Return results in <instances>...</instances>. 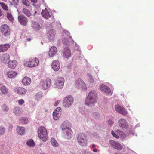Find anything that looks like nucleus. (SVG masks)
<instances>
[{
  "label": "nucleus",
  "mask_w": 154,
  "mask_h": 154,
  "mask_svg": "<svg viewBox=\"0 0 154 154\" xmlns=\"http://www.w3.org/2000/svg\"><path fill=\"white\" fill-rule=\"evenodd\" d=\"M97 96L96 92L94 91H91L88 94L85 103L88 106L91 104H94L97 102Z\"/></svg>",
  "instance_id": "1"
},
{
  "label": "nucleus",
  "mask_w": 154,
  "mask_h": 154,
  "mask_svg": "<svg viewBox=\"0 0 154 154\" xmlns=\"http://www.w3.org/2000/svg\"><path fill=\"white\" fill-rule=\"evenodd\" d=\"M38 134L39 138L42 141L45 142L47 139V132L46 128L43 126L38 128Z\"/></svg>",
  "instance_id": "2"
},
{
  "label": "nucleus",
  "mask_w": 154,
  "mask_h": 154,
  "mask_svg": "<svg viewBox=\"0 0 154 154\" xmlns=\"http://www.w3.org/2000/svg\"><path fill=\"white\" fill-rule=\"evenodd\" d=\"M74 102V99L71 95L67 96L65 97L63 100V105L65 108H67L72 105Z\"/></svg>",
  "instance_id": "3"
},
{
  "label": "nucleus",
  "mask_w": 154,
  "mask_h": 154,
  "mask_svg": "<svg viewBox=\"0 0 154 154\" xmlns=\"http://www.w3.org/2000/svg\"><path fill=\"white\" fill-rule=\"evenodd\" d=\"M39 63V61L38 59L33 57L29 59V60L26 61L25 64L28 67H33L38 66Z\"/></svg>",
  "instance_id": "4"
},
{
  "label": "nucleus",
  "mask_w": 154,
  "mask_h": 154,
  "mask_svg": "<svg viewBox=\"0 0 154 154\" xmlns=\"http://www.w3.org/2000/svg\"><path fill=\"white\" fill-rule=\"evenodd\" d=\"M78 143L82 146H85L87 144V139L85 135L83 133H79L77 137Z\"/></svg>",
  "instance_id": "5"
},
{
  "label": "nucleus",
  "mask_w": 154,
  "mask_h": 154,
  "mask_svg": "<svg viewBox=\"0 0 154 154\" xmlns=\"http://www.w3.org/2000/svg\"><path fill=\"white\" fill-rule=\"evenodd\" d=\"M0 31L2 35L5 36H9L10 33L9 27L7 24L2 25L1 26Z\"/></svg>",
  "instance_id": "6"
},
{
  "label": "nucleus",
  "mask_w": 154,
  "mask_h": 154,
  "mask_svg": "<svg viewBox=\"0 0 154 154\" xmlns=\"http://www.w3.org/2000/svg\"><path fill=\"white\" fill-rule=\"evenodd\" d=\"M74 86L78 89L85 88L86 85L83 81L80 78L76 79L74 82Z\"/></svg>",
  "instance_id": "7"
},
{
  "label": "nucleus",
  "mask_w": 154,
  "mask_h": 154,
  "mask_svg": "<svg viewBox=\"0 0 154 154\" xmlns=\"http://www.w3.org/2000/svg\"><path fill=\"white\" fill-rule=\"evenodd\" d=\"M64 82V79L63 78L60 77L57 78L56 81L55 85L56 87L58 89H61L63 88Z\"/></svg>",
  "instance_id": "8"
},
{
  "label": "nucleus",
  "mask_w": 154,
  "mask_h": 154,
  "mask_svg": "<svg viewBox=\"0 0 154 154\" xmlns=\"http://www.w3.org/2000/svg\"><path fill=\"white\" fill-rule=\"evenodd\" d=\"M18 22L22 25L26 26L28 22L27 18L23 15L20 14L18 17Z\"/></svg>",
  "instance_id": "9"
},
{
  "label": "nucleus",
  "mask_w": 154,
  "mask_h": 154,
  "mask_svg": "<svg viewBox=\"0 0 154 154\" xmlns=\"http://www.w3.org/2000/svg\"><path fill=\"white\" fill-rule=\"evenodd\" d=\"M66 136V137L68 139L71 138L72 136V131L69 128H66L63 129Z\"/></svg>",
  "instance_id": "10"
},
{
  "label": "nucleus",
  "mask_w": 154,
  "mask_h": 154,
  "mask_svg": "<svg viewBox=\"0 0 154 154\" xmlns=\"http://www.w3.org/2000/svg\"><path fill=\"white\" fill-rule=\"evenodd\" d=\"M14 91L19 94L23 95L26 93L27 90L24 88L16 87L15 88Z\"/></svg>",
  "instance_id": "11"
},
{
  "label": "nucleus",
  "mask_w": 154,
  "mask_h": 154,
  "mask_svg": "<svg viewBox=\"0 0 154 154\" xmlns=\"http://www.w3.org/2000/svg\"><path fill=\"white\" fill-rule=\"evenodd\" d=\"M110 143L113 148L119 150H121L122 149V146L118 142L113 140H111Z\"/></svg>",
  "instance_id": "12"
},
{
  "label": "nucleus",
  "mask_w": 154,
  "mask_h": 154,
  "mask_svg": "<svg viewBox=\"0 0 154 154\" xmlns=\"http://www.w3.org/2000/svg\"><path fill=\"white\" fill-rule=\"evenodd\" d=\"M116 110L118 112L123 115H126L127 114V112L126 111L125 108L122 107L121 106L117 105L115 106Z\"/></svg>",
  "instance_id": "13"
},
{
  "label": "nucleus",
  "mask_w": 154,
  "mask_h": 154,
  "mask_svg": "<svg viewBox=\"0 0 154 154\" xmlns=\"http://www.w3.org/2000/svg\"><path fill=\"white\" fill-rule=\"evenodd\" d=\"M52 67L55 71H58L60 68V64L58 60H54L52 63Z\"/></svg>",
  "instance_id": "14"
},
{
  "label": "nucleus",
  "mask_w": 154,
  "mask_h": 154,
  "mask_svg": "<svg viewBox=\"0 0 154 154\" xmlns=\"http://www.w3.org/2000/svg\"><path fill=\"white\" fill-rule=\"evenodd\" d=\"M118 122L120 127L122 128H127L128 127V125L126 121L123 119H120Z\"/></svg>",
  "instance_id": "15"
},
{
  "label": "nucleus",
  "mask_w": 154,
  "mask_h": 154,
  "mask_svg": "<svg viewBox=\"0 0 154 154\" xmlns=\"http://www.w3.org/2000/svg\"><path fill=\"white\" fill-rule=\"evenodd\" d=\"M10 56L7 54H5L2 55L0 57L1 61L4 63H6L10 60Z\"/></svg>",
  "instance_id": "16"
},
{
  "label": "nucleus",
  "mask_w": 154,
  "mask_h": 154,
  "mask_svg": "<svg viewBox=\"0 0 154 154\" xmlns=\"http://www.w3.org/2000/svg\"><path fill=\"white\" fill-rule=\"evenodd\" d=\"M51 84V81L50 79H47L42 82V88L45 90L48 88Z\"/></svg>",
  "instance_id": "17"
},
{
  "label": "nucleus",
  "mask_w": 154,
  "mask_h": 154,
  "mask_svg": "<svg viewBox=\"0 0 154 154\" xmlns=\"http://www.w3.org/2000/svg\"><path fill=\"white\" fill-rule=\"evenodd\" d=\"M17 64V63L15 60H10L8 62V66L10 68L14 69L15 68Z\"/></svg>",
  "instance_id": "18"
},
{
  "label": "nucleus",
  "mask_w": 154,
  "mask_h": 154,
  "mask_svg": "<svg viewBox=\"0 0 154 154\" xmlns=\"http://www.w3.org/2000/svg\"><path fill=\"white\" fill-rule=\"evenodd\" d=\"M57 49L55 46L52 47L49 51V55L50 57H52L57 53Z\"/></svg>",
  "instance_id": "19"
},
{
  "label": "nucleus",
  "mask_w": 154,
  "mask_h": 154,
  "mask_svg": "<svg viewBox=\"0 0 154 154\" xmlns=\"http://www.w3.org/2000/svg\"><path fill=\"white\" fill-rule=\"evenodd\" d=\"M41 14L42 17L46 19H48L51 17L48 11L46 8L45 10H42Z\"/></svg>",
  "instance_id": "20"
},
{
  "label": "nucleus",
  "mask_w": 154,
  "mask_h": 154,
  "mask_svg": "<svg viewBox=\"0 0 154 154\" xmlns=\"http://www.w3.org/2000/svg\"><path fill=\"white\" fill-rule=\"evenodd\" d=\"M22 82L25 85H29L31 82V79L30 78L25 77L23 79Z\"/></svg>",
  "instance_id": "21"
},
{
  "label": "nucleus",
  "mask_w": 154,
  "mask_h": 154,
  "mask_svg": "<svg viewBox=\"0 0 154 154\" xmlns=\"http://www.w3.org/2000/svg\"><path fill=\"white\" fill-rule=\"evenodd\" d=\"M63 53V56L67 58L71 56L70 50L68 48H65Z\"/></svg>",
  "instance_id": "22"
},
{
  "label": "nucleus",
  "mask_w": 154,
  "mask_h": 154,
  "mask_svg": "<svg viewBox=\"0 0 154 154\" xmlns=\"http://www.w3.org/2000/svg\"><path fill=\"white\" fill-rule=\"evenodd\" d=\"M10 47L8 44L0 45V52H4L6 51Z\"/></svg>",
  "instance_id": "23"
},
{
  "label": "nucleus",
  "mask_w": 154,
  "mask_h": 154,
  "mask_svg": "<svg viewBox=\"0 0 154 154\" xmlns=\"http://www.w3.org/2000/svg\"><path fill=\"white\" fill-rule=\"evenodd\" d=\"M100 88L102 91H104L107 94H109L111 92L110 89L104 85H101L100 86Z\"/></svg>",
  "instance_id": "24"
},
{
  "label": "nucleus",
  "mask_w": 154,
  "mask_h": 154,
  "mask_svg": "<svg viewBox=\"0 0 154 154\" xmlns=\"http://www.w3.org/2000/svg\"><path fill=\"white\" fill-rule=\"evenodd\" d=\"M17 131L18 134L23 135L25 133V128L23 127L17 126Z\"/></svg>",
  "instance_id": "25"
},
{
  "label": "nucleus",
  "mask_w": 154,
  "mask_h": 154,
  "mask_svg": "<svg viewBox=\"0 0 154 154\" xmlns=\"http://www.w3.org/2000/svg\"><path fill=\"white\" fill-rule=\"evenodd\" d=\"M55 36V33L53 32V30L49 31L48 33V37L49 40H52L54 39Z\"/></svg>",
  "instance_id": "26"
},
{
  "label": "nucleus",
  "mask_w": 154,
  "mask_h": 154,
  "mask_svg": "<svg viewBox=\"0 0 154 154\" xmlns=\"http://www.w3.org/2000/svg\"><path fill=\"white\" fill-rule=\"evenodd\" d=\"M0 90L4 95H6L8 93V89L7 87L5 85H2L0 87Z\"/></svg>",
  "instance_id": "27"
},
{
  "label": "nucleus",
  "mask_w": 154,
  "mask_h": 154,
  "mask_svg": "<svg viewBox=\"0 0 154 154\" xmlns=\"http://www.w3.org/2000/svg\"><path fill=\"white\" fill-rule=\"evenodd\" d=\"M7 75L9 78L12 79L15 78L17 73L16 72L13 71H9L7 72Z\"/></svg>",
  "instance_id": "28"
},
{
  "label": "nucleus",
  "mask_w": 154,
  "mask_h": 154,
  "mask_svg": "<svg viewBox=\"0 0 154 154\" xmlns=\"http://www.w3.org/2000/svg\"><path fill=\"white\" fill-rule=\"evenodd\" d=\"M13 112L15 115L20 116L22 113L21 111L20 110V107H16L13 109Z\"/></svg>",
  "instance_id": "29"
},
{
  "label": "nucleus",
  "mask_w": 154,
  "mask_h": 154,
  "mask_svg": "<svg viewBox=\"0 0 154 154\" xmlns=\"http://www.w3.org/2000/svg\"><path fill=\"white\" fill-rule=\"evenodd\" d=\"M19 122L22 124H25L28 122V120L26 117H21L19 119Z\"/></svg>",
  "instance_id": "30"
},
{
  "label": "nucleus",
  "mask_w": 154,
  "mask_h": 154,
  "mask_svg": "<svg viewBox=\"0 0 154 154\" xmlns=\"http://www.w3.org/2000/svg\"><path fill=\"white\" fill-rule=\"evenodd\" d=\"M26 144L29 147H33L35 146V143L33 140L30 139L26 142Z\"/></svg>",
  "instance_id": "31"
},
{
  "label": "nucleus",
  "mask_w": 154,
  "mask_h": 154,
  "mask_svg": "<svg viewBox=\"0 0 154 154\" xmlns=\"http://www.w3.org/2000/svg\"><path fill=\"white\" fill-rule=\"evenodd\" d=\"M23 12L27 17H29L31 15V13L30 11L26 8H23Z\"/></svg>",
  "instance_id": "32"
},
{
  "label": "nucleus",
  "mask_w": 154,
  "mask_h": 154,
  "mask_svg": "<svg viewBox=\"0 0 154 154\" xmlns=\"http://www.w3.org/2000/svg\"><path fill=\"white\" fill-rule=\"evenodd\" d=\"M7 17L11 21H13L14 20L12 14L8 12L7 13Z\"/></svg>",
  "instance_id": "33"
},
{
  "label": "nucleus",
  "mask_w": 154,
  "mask_h": 154,
  "mask_svg": "<svg viewBox=\"0 0 154 154\" xmlns=\"http://www.w3.org/2000/svg\"><path fill=\"white\" fill-rule=\"evenodd\" d=\"M51 144L54 146L57 147L58 146V144L56 141L53 138H52L51 140Z\"/></svg>",
  "instance_id": "34"
},
{
  "label": "nucleus",
  "mask_w": 154,
  "mask_h": 154,
  "mask_svg": "<svg viewBox=\"0 0 154 154\" xmlns=\"http://www.w3.org/2000/svg\"><path fill=\"white\" fill-rule=\"evenodd\" d=\"M0 5L4 10L5 11H7L8 10L7 6L4 2H0Z\"/></svg>",
  "instance_id": "35"
},
{
  "label": "nucleus",
  "mask_w": 154,
  "mask_h": 154,
  "mask_svg": "<svg viewBox=\"0 0 154 154\" xmlns=\"http://www.w3.org/2000/svg\"><path fill=\"white\" fill-rule=\"evenodd\" d=\"M5 130L4 127H0V135H2L5 132Z\"/></svg>",
  "instance_id": "36"
},
{
  "label": "nucleus",
  "mask_w": 154,
  "mask_h": 154,
  "mask_svg": "<svg viewBox=\"0 0 154 154\" xmlns=\"http://www.w3.org/2000/svg\"><path fill=\"white\" fill-rule=\"evenodd\" d=\"M53 116L54 119L57 120L58 119L60 116V115H57L55 113H53Z\"/></svg>",
  "instance_id": "37"
},
{
  "label": "nucleus",
  "mask_w": 154,
  "mask_h": 154,
  "mask_svg": "<svg viewBox=\"0 0 154 154\" xmlns=\"http://www.w3.org/2000/svg\"><path fill=\"white\" fill-rule=\"evenodd\" d=\"M2 109L4 111H7L9 110L8 107L5 105H3L2 106Z\"/></svg>",
  "instance_id": "38"
},
{
  "label": "nucleus",
  "mask_w": 154,
  "mask_h": 154,
  "mask_svg": "<svg viewBox=\"0 0 154 154\" xmlns=\"http://www.w3.org/2000/svg\"><path fill=\"white\" fill-rule=\"evenodd\" d=\"M23 3L26 6L29 5V3L28 0H22Z\"/></svg>",
  "instance_id": "39"
},
{
  "label": "nucleus",
  "mask_w": 154,
  "mask_h": 154,
  "mask_svg": "<svg viewBox=\"0 0 154 154\" xmlns=\"http://www.w3.org/2000/svg\"><path fill=\"white\" fill-rule=\"evenodd\" d=\"M33 27L35 29L37 30H39L40 28V25L38 23L35 24L33 26Z\"/></svg>",
  "instance_id": "40"
},
{
  "label": "nucleus",
  "mask_w": 154,
  "mask_h": 154,
  "mask_svg": "<svg viewBox=\"0 0 154 154\" xmlns=\"http://www.w3.org/2000/svg\"><path fill=\"white\" fill-rule=\"evenodd\" d=\"M93 116L96 119L98 118L99 117V113L96 112H94L93 113Z\"/></svg>",
  "instance_id": "41"
},
{
  "label": "nucleus",
  "mask_w": 154,
  "mask_h": 154,
  "mask_svg": "<svg viewBox=\"0 0 154 154\" xmlns=\"http://www.w3.org/2000/svg\"><path fill=\"white\" fill-rule=\"evenodd\" d=\"M18 102V104L20 105H22L24 103V101L23 99H21L19 100Z\"/></svg>",
  "instance_id": "42"
},
{
  "label": "nucleus",
  "mask_w": 154,
  "mask_h": 154,
  "mask_svg": "<svg viewBox=\"0 0 154 154\" xmlns=\"http://www.w3.org/2000/svg\"><path fill=\"white\" fill-rule=\"evenodd\" d=\"M111 134L114 137L116 138H119V136L116 135L113 130L111 131Z\"/></svg>",
  "instance_id": "43"
},
{
  "label": "nucleus",
  "mask_w": 154,
  "mask_h": 154,
  "mask_svg": "<svg viewBox=\"0 0 154 154\" xmlns=\"http://www.w3.org/2000/svg\"><path fill=\"white\" fill-rule=\"evenodd\" d=\"M63 42L64 44H66V45H67L69 43L68 40L65 38L63 39Z\"/></svg>",
  "instance_id": "44"
},
{
  "label": "nucleus",
  "mask_w": 154,
  "mask_h": 154,
  "mask_svg": "<svg viewBox=\"0 0 154 154\" xmlns=\"http://www.w3.org/2000/svg\"><path fill=\"white\" fill-rule=\"evenodd\" d=\"M117 132L119 133V134L120 135H125V134L122 131H120V130H118Z\"/></svg>",
  "instance_id": "45"
},
{
  "label": "nucleus",
  "mask_w": 154,
  "mask_h": 154,
  "mask_svg": "<svg viewBox=\"0 0 154 154\" xmlns=\"http://www.w3.org/2000/svg\"><path fill=\"white\" fill-rule=\"evenodd\" d=\"M13 1V3L17 5V3L18 2L19 0H12Z\"/></svg>",
  "instance_id": "46"
},
{
  "label": "nucleus",
  "mask_w": 154,
  "mask_h": 154,
  "mask_svg": "<svg viewBox=\"0 0 154 154\" xmlns=\"http://www.w3.org/2000/svg\"><path fill=\"white\" fill-rule=\"evenodd\" d=\"M113 123V121L111 120H109L108 121V123L110 125H112Z\"/></svg>",
  "instance_id": "47"
},
{
  "label": "nucleus",
  "mask_w": 154,
  "mask_h": 154,
  "mask_svg": "<svg viewBox=\"0 0 154 154\" xmlns=\"http://www.w3.org/2000/svg\"><path fill=\"white\" fill-rule=\"evenodd\" d=\"M61 110V108L60 107H57L55 110L57 111L58 112H60V110Z\"/></svg>",
  "instance_id": "48"
},
{
  "label": "nucleus",
  "mask_w": 154,
  "mask_h": 154,
  "mask_svg": "<svg viewBox=\"0 0 154 154\" xmlns=\"http://www.w3.org/2000/svg\"><path fill=\"white\" fill-rule=\"evenodd\" d=\"M60 102V101H57L55 102L54 104V106H57L58 105V104Z\"/></svg>",
  "instance_id": "49"
},
{
  "label": "nucleus",
  "mask_w": 154,
  "mask_h": 154,
  "mask_svg": "<svg viewBox=\"0 0 154 154\" xmlns=\"http://www.w3.org/2000/svg\"><path fill=\"white\" fill-rule=\"evenodd\" d=\"M53 113H55L57 115H60V112L54 110Z\"/></svg>",
  "instance_id": "50"
},
{
  "label": "nucleus",
  "mask_w": 154,
  "mask_h": 154,
  "mask_svg": "<svg viewBox=\"0 0 154 154\" xmlns=\"http://www.w3.org/2000/svg\"><path fill=\"white\" fill-rule=\"evenodd\" d=\"M31 1L33 3H36L37 2V0H31Z\"/></svg>",
  "instance_id": "51"
},
{
  "label": "nucleus",
  "mask_w": 154,
  "mask_h": 154,
  "mask_svg": "<svg viewBox=\"0 0 154 154\" xmlns=\"http://www.w3.org/2000/svg\"><path fill=\"white\" fill-rule=\"evenodd\" d=\"M3 15V12L1 11V10L0 9V16H2Z\"/></svg>",
  "instance_id": "52"
},
{
  "label": "nucleus",
  "mask_w": 154,
  "mask_h": 154,
  "mask_svg": "<svg viewBox=\"0 0 154 154\" xmlns=\"http://www.w3.org/2000/svg\"><path fill=\"white\" fill-rule=\"evenodd\" d=\"M93 151L94 152H96L97 151V149L96 148H94Z\"/></svg>",
  "instance_id": "53"
},
{
  "label": "nucleus",
  "mask_w": 154,
  "mask_h": 154,
  "mask_svg": "<svg viewBox=\"0 0 154 154\" xmlns=\"http://www.w3.org/2000/svg\"><path fill=\"white\" fill-rule=\"evenodd\" d=\"M85 154H93L92 153L90 152H87L85 153Z\"/></svg>",
  "instance_id": "54"
},
{
  "label": "nucleus",
  "mask_w": 154,
  "mask_h": 154,
  "mask_svg": "<svg viewBox=\"0 0 154 154\" xmlns=\"http://www.w3.org/2000/svg\"><path fill=\"white\" fill-rule=\"evenodd\" d=\"M89 77L90 78V79L91 82H93V80L92 79V78H91L90 76Z\"/></svg>",
  "instance_id": "55"
},
{
  "label": "nucleus",
  "mask_w": 154,
  "mask_h": 154,
  "mask_svg": "<svg viewBox=\"0 0 154 154\" xmlns=\"http://www.w3.org/2000/svg\"><path fill=\"white\" fill-rule=\"evenodd\" d=\"M95 146L96 145L95 144H93L91 146V147L92 148L94 149V148Z\"/></svg>",
  "instance_id": "56"
},
{
  "label": "nucleus",
  "mask_w": 154,
  "mask_h": 154,
  "mask_svg": "<svg viewBox=\"0 0 154 154\" xmlns=\"http://www.w3.org/2000/svg\"><path fill=\"white\" fill-rule=\"evenodd\" d=\"M31 38H27V41H31Z\"/></svg>",
  "instance_id": "57"
},
{
  "label": "nucleus",
  "mask_w": 154,
  "mask_h": 154,
  "mask_svg": "<svg viewBox=\"0 0 154 154\" xmlns=\"http://www.w3.org/2000/svg\"><path fill=\"white\" fill-rule=\"evenodd\" d=\"M36 11H35V14L36 13Z\"/></svg>",
  "instance_id": "58"
}]
</instances>
